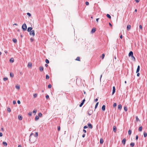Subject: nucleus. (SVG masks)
I'll return each instance as SVG.
<instances>
[{"mask_svg": "<svg viewBox=\"0 0 147 147\" xmlns=\"http://www.w3.org/2000/svg\"><path fill=\"white\" fill-rule=\"evenodd\" d=\"M33 135H34V134L32 133L29 136V142L31 143H34L37 139V138H36L34 136H33Z\"/></svg>", "mask_w": 147, "mask_h": 147, "instance_id": "obj_1", "label": "nucleus"}, {"mask_svg": "<svg viewBox=\"0 0 147 147\" xmlns=\"http://www.w3.org/2000/svg\"><path fill=\"white\" fill-rule=\"evenodd\" d=\"M27 26L25 23H24L22 25V28L23 30L26 31L27 30Z\"/></svg>", "mask_w": 147, "mask_h": 147, "instance_id": "obj_2", "label": "nucleus"}, {"mask_svg": "<svg viewBox=\"0 0 147 147\" xmlns=\"http://www.w3.org/2000/svg\"><path fill=\"white\" fill-rule=\"evenodd\" d=\"M30 35L34 36L35 35L34 31V30H32L30 32Z\"/></svg>", "mask_w": 147, "mask_h": 147, "instance_id": "obj_3", "label": "nucleus"}, {"mask_svg": "<svg viewBox=\"0 0 147 147\" xmlns=\"http://www.w3.org/2000/svg\"><path fill=\"white\" fill-rule=\"evenodd\" d=\"M93 111L92 110H90L88 111V113L89 115H90L93 113Z\"/></svg>", "mask_w": 147, "mask_h": 147, "instance_id": "obj_4", "label": "nucleus"}, {"mask_svg": "<svg viewBox=\"0 0 147 147\" xmlns=\"http://www.w3.org/2000/svg\"><path fill=\"white\" fill-rule=\"evenodd\" d=\"M115 92V86H114L113 87V90L112 92V95L114 94Z\"/></svg>", "mask_w": 147, "mask_h": 147, "instance_id": "obj_5", "label": "nucleus"}, {"mask_svg": "<svg viewBox=\"0 0 147 147\" xmlns=\"http://www.w3.org/2000/svg\"><path fill=\"white\" fill-rule=\"evenodd\" d=\"M85 100L84 99L82 100V102H81V103H80L79 105L80 107H82V105L84 104V102L85 101Z\"/></svg>", "mask_w": 147, "mask_h": 147, "instance_id": "obj_6", "label": "nucleus"}, {"mask_svg": "<svg viewBox=\"0 0 147 147\" xmlns=\"http://www.w3.org/2000/svg\"><path fill=\"white\" fill-rule=\"evenodd\" d=\"M131 28V25L129 24L127 25V30H128V31Z\"/></svg>", "mask_w": 147, "mask_h": 147, "instance_id": "obj_7", "label": "nucleus"}, {"mask_svg": "<svg viewBox=\"0 0 147 147\" xmlns=\"http://www.w3.org/2000/svg\"><path fill=\"white\" fill-rule=\"evenodd\" d=\"M133 55V53L132 51H130L128 54V56L129 57H131Z\"/></svg>", "mask_w": 147, "mask_h": 147, "instance_id": "obj_8", "label": "nucleus"}, {"mask_svg": "<svg viewBox=\"0 0 147 147\" xmlns=\"http://www.w3.org/2000/svg\"><path fill=\"white\" fill-rule=\"evenodd\" d=\"M126 140V139L124 138L122 141V142L123 144L124 145L125 144Z\"/></svg>", "mask_w": 147, "mask_h": 147, "instance_id": "obj_9", "label": "nucleus"}, {"mask_svg": "<svg viewBox=\"0 0 147 147\" xmlns=\"http://www.w3.org/2000/svg\"><path fill=\"white\" fill-rule=\"evenodd\" d=\"M32 27H29L27 29V31L28 32H30V31L32 30Z\"/></svg>", "mask_w": 147, "mask_h": 147, "instance_id": "obj_10", "label": "nucleus"}, {"mask_svg": "<svg viewBox=\"0 0 147 147\" xmlns=\"http://www.w3.org/2000/svg\"><path fill=\"white\" fill-rule=\"evenodd\" d=\"M88 127L90 129H92V125L90 123H89L88 124Z\"/></svg>", "mask_w": 147, "mask_h": 147, "instance_id": "obj_11", "label": "nucleus"}, {"mask_svg": "<svg viewBox=\"0 0 147 147\" xmlns=\"http://www.w3.org/2000/svg\"><path fill=\"white\" fill-rule=\"evenodd\" d=\"M95 31H96V28H93L92 29V30L91 31V33H94V32H95Z\"/></svg>", "mask_w": 147, "mask_h": 147, "instance_id": "obj_12", "label": "nucleus"}, {"mask_svg": "<svg viewBox=\"0 0 147 147\" xmlns=\"http://www.w3.org/2000/svg\"><path fill=\"white\" fill-rule=\"evenodd\" d=\"M140 70V66L138 65V66L136 70V73L139 72Z\"/></svg>", "mask_w": 147, "mask_h": 147, "instance_id": "obj_13", "label": "nucleus"}, {"mask_svg": "<svg viewBox=\"0 0 147 147\" xmlns=\"http://www.w3.org/2000/svg\"><path fill=\"white\" fill-rule=\"evenodd\" d=\"M22 115H19L18 116V119L19 120H21L22 119Z\"/></svg>", "mask_w": 147, "mask_h": 147, "instance_id": "obj_14", "label": "nucleus"}, {"mask_svg": "<svg viewBox=\"0 0 147 147\" xmlns=\"http://www.w3.org/2000/svg\"><path fill=\"white\" fill-rule=\"evenodd\" d=\"M122 107V105L121 104H119L118 105V109L120 110L121 109Z\"/></svg>", "mask_w": 147, "mask_h": 147, "instance_id": "obj_15", "label": "nucleus"}, {"mask_svg": "<svg viewBox=\"0 0 147 147\" xmlns=\"http://www.w3.org/2000/svg\"><path fill=\"white\" fill-rule=\"evenodd\" d=\"M44 68L42 66H40L39 67V70L40 71H42L43 70Z\"/></svg>", "mask_w": 147, "mask_h": 147, "instance_id": "obj_16", "label": "nucleus"}, {"mask_svg": "<svg viewBox=\"0 0 147 147\" xmlns=\"http://www.w3.org/2000/svg\"><path fill=\"white\" fill-rule=\"evenodd\" d=\"M113 130L114 132L116 131V127L115 126H114L113 127Z\"/></svg>", "mask_w": 147, "mask_h": 147, "instance_id": "obj_17", "label": "nucleus"}, {"mask_svg": "<svg viewBox=\"0 0 147 147\" xmlns=\"http://www.w3.org/2000/svg\"><path fill=\"white\" fill-rule=\"evenodd\" d=\"M102 109L103 111H105V105H103L102 107Z\"/></svg>", "mask_w": 147, "mask_h": 147, "instance_id": "obj_18", "label": "nucleus"}, {"mask_svg": "<svg viewBox=\"0 0 147 147\" xmlns=\"http://www.w3.org/2000/svg\"><path fill=\"white\" fill-rule=\"evenodd\" d=\"M9 61L11 63H13L14 61V59L13 58H11L9 59Z\"/></svg>", "mask_w": 147, "mask_h": 147, "instance_id": "obj_19", "label": "nucleus"}, {"mask_svg": "<svg viewBox=\"0 0 147 147\" xmlns=\"http://www.w3.org/2000/svg\"><path fill=\"white\" fill-rule=\"evenodd\" d=\"M32 66V64L31 62H29L28 65V67H31Z\"/></svg>", "mask_w": 147, "mask_h": 147, "instance_id": "obj_20", "label": "nucleus"}, {"mask_svg": "<svg viewBox=\"0 0 147 147\" xmlns=\"http://www.w3.org/2000/svg\"><path fill=\"white\" fill-rule=\"evenodd\" d=\"M142 126H140L138 128V130L139 131H142Z\"/></svg>", "mask_w": 147, "mask_h": 147, "instance_id": "obj_21", "label": "nucleus"}, {"mask_svg": "<svg viewBox=\"0 0 147 147\" xmlns=\"http://www.w3.org/2000/svg\"><path fill=\"white\" fill-rule=\"evenodd\" d=\"M103 139L102 138H101L100 139V144H103Z\"/></svg>", "mask_w": 147, "mask_h": 147, "instance_id": "obj_22", "label": "nucleus"}, {"mask_svg": "<svg viewBox=\"0 0 147 147\" xmlns=\"http://www.w3.org/2000/svg\"><path fill=\"white\" fill-rule=\"evenodd\" d=\"M39 119V117L37 115H36L35 117V121H37Z\"/></svg>", "mask_w": 147, "mask_h": 147, "instance_id": "obj_23", "label": "nucleus"}, {"mask_svg": "<svg viewBox=\"0 0 147 147\" xmlns=\"http://www.w3.org/2000/svg\"><path fill=\"white\" fill-rule=\"evenodd\" d=\"M135 144L134 142H131L130 144V146L131 147H133L134 145Z\"/></svg>", "mask_w": 147, "mask_h": 147, "instance_id": "obj_24", "label": "nucleus"}, {"mask_svg": "<svg viewBox=\"0 0 147 147\" xmlns=\"http://www.w3.org/2000/svg\"><path fill=\"white\" fill-rule=\"evenodd\" d=\"M3 144L5 146H6L7 145V143L5 142H3Z\"/></svg>", "mask_w": 147, "mask_h": 147, "instance_id": "obj_25", "label": "nucleus"}, {"mask_svg": "<svg viewBox=\"0 0 147 147\" xmlns=\"http://www.w3.org/2000/svg\"><path fill=\"white\" fill-rule=\"evenodd\" d=\"M143 134H144V137H146V136H147V133H146V132H145V131L144 132Z\"/></svg>", "mask_w": 147, "mask_h": 147, "instance_id": "obj_26", "label": "nucleus"}, {"mask_svg": "<svg viewBox=\"0 0 147 147\" xmlns=\"http://www.w3.org/2000/svg\"><path fill=\"white\" fill-rule=\"evenodd\" d=\"M98 102H97L96 103L95 105V109H96L97 107H98ZM95 110V109L94 110V111Z\"/></svg>", "mask_w": 147, "mask_h": 147, "instance_id": "obj_27", "label": "nucleus"}, {"mask_svg": "<svg viewBox=\"0 0 147 147\" xmlns=\"http://www.w3.org/2000/svg\"><path fill=\"white\" fill-rule=\"evenodd\" d=\"M106 16H107V17L108 18H109L111 19V16H110V15L109 14H107Z\"/></svg>", "mask_w": 147, "mask_h": 147, "instance_id": "obj_28", "label": "nucleus"}, {"mask_svg": "<svg viewBox=\"0 0 147 147\" xmlns=\"http://www.w3.org/2000/svg\"><path fill=\"white\" fill-rule=\"evenodd\" d=\"M131 59L134 61L135 60V57L133 56V55L131 56Z\"/></svg>", "mask_w": 147, "mask_h": 147, "instance_id": "obj_29", "label": "nucleus"}, {"mask_svg": "<svg viewBox=\"0 0 147 147\" xmlns=\"http://www.w3.org/2000/svg\"><path fill=\"white\" fill-rule=\"evenodd\" d=\"M16 88L18 89H20V86L19 85H16Z\"/></svg>", "mask_w": 147, "mask_h": 147, "instance_id": "obj_30", "label": "nucleus"}, {"mask_svg": "<svg viewBox=\"0 0 147 147\" xmlns=\"http://www.w3.org/2000/svg\"><path fill=\"white\" fill-rule=\"evenodd\" d=\"M10 76L11 77L13 78V73L10 72Z\"/></svg>", "mask_w": 147, "mask_h": 147, "instance_id": "obj_31", "label": "nucleus"}, {"mask_svg": "<svg viewBox=\"0 0 147 147\" xmlns=\"http://www.w3.org/2000/svg\"><path fill=\"white\" fill-rule=\"evenodd\" d=\"M131 133V129H129L128 130V134L130 135Z\"/></svg>", "mask_w": 147, "mask_h": 147, "instance_id": "obj_32", "label": "nucleus"}, {"mask_svg": "<svg viewBox=\"0 0 147 147\" xmlns=\"http://www.w3.org/2000/svg\"><path fill=\"white\" fill-rule=\"evenodd\" d=\"M124 110L125 111H127L128 110V108L126 106H125L124 107Z\"/></svg>", "mask_w": 147, "mask_h": 147, "instance_id": "obj_33", "label": "nucleus"}, {"mask_svg": "<svg viewBox=\"0 0 147 147\" xmlns=\"http://www.w3.org/2000/svg\"><path fill=\"white\" fill-rule=\"evenodd\" d=\"M33 136H34L36 138H37V137L38 136V132H35V135H34H34H33Z\"/></svg>", "mask_w": 147, "mask_h": 147, "instance_id": "obj_34", "label": "nucleus"}, {"mask_svg": "<svg viewBox=\"0 0 147 147\" xmlns=\"http://www.w3.org/2000/svg\"><path fill=\"white\" fill-rule=\"evenodd\" d=\"M76 61H80V57H77L76 58Z\"/></svg>", "mask_w": 147, "mask_h": 147, "instance_id": "obj_35", "label": "nucleus"}, {"mask_svg": "<svg viewBox=\"0 0 147 147\" xmlns=\"http://www.w3.org/2000/svg\"><path fill=\"white\" fill-rule=\"evenodd\" d=\"M42 114L41 113H38V116L40 117H42Z\"/></svg>", "mask_w": 147, "mask_h": 147, "instance_id": "obj_36", "label": "nucleus"}, {"mask_svg": "<svg viewBox=\"0 0 147 147\" xmlns=\"http://www.w3.org/2000/svg\"><path fill=\"white\" fill-rule=\"evenodd\" d=\"M13 42H14L16 43L17 42V39H16L13 38Z\"/></svg>", "mask_w": 147, "mask_h": 147, "instance_id": "obj_37", "label": "nucleus"}, {"mask_svg": "<svg viewBox=\"0 0 147 147\" xmlns=\"http://www.w3.org/2000/svg\"><path fill=\"white\" fill-rule=\"evenodd\" d=\"M49 76L47 75V74L46 75V79H49Z\"/></svg>", "mask_w": 147, "mask_h": 147, "instance_id": "obj_38", "label": "nucleus"}, {"mask_svg": "<svg viewBox=\"0 0 147 147\" xmlns=\"http://www.w3.org/2000/svg\"><path fill=\"white\" fill-rule=\"evenodd\" d=\"M45 62L47 64H48L49 63V60L48 59H46L45 60Z\"/></svg>", "mask_w": 147, "mask_h": 147, "instance_id": "obj_39", "label": "nucleus"}, {"mask_svg": "<svg viewBox=\"0 0 147 147\" xmlns=\"http://www.w3.org/2000/svg\"><path fill=\"white\" fill-rule=\"evenodd\" d=\"M37 111V110L36 109H34V110L33 111V113H35V114H36V113Z\"/></svg>", "mask_w": 147, "mask_h": 147, "instance_id": "obj_40", "label": "nucleus"}, {"mask_svg": "<svg viewBox=\"0 0 147 147\" xmlns=\"http://www.w3.org/2000/svg\"><path fill=\"white\" fill-rule=\"evenodd\" d=\"M7 111L8 112H10L11 111V109L10 108H8L7 109Z\"/></svg>", "mask_w": 147, "mask_h": 147, "instance_id": "obj_41", "label": "nucleus"}, {"mask_svg": "<svg viewBox=\"0 0 147 147\" xmlns=\"http://www.w3.org/2000/svg\"><path fill=\"white\" fill-rule=\"evenodd\" d=\"M8 79V78L7 77H4L3 78V80L4 81H5L7 80Z\"/></svg>", "mask_w": 147, "mask_h": 147, "instance_id": "obj_42", "label": "nucleus"}, {"mask_svg": "<svg viewBox=\"0 0 147 147\" xmlns=\"http://www.w3.org/2000/svg\"><path fill=\"white\" fill-rule=\"evenodd\" d=\"M136 120L137 121H138L140 120L138 118V117L137 116L136 117Z\"/></svg>", "mask_w": 147, "mask_h": 147, "instance_id": "obj_43", "label": "nucleus"}, {"mask_svg": "<svg viewBox=\"0 0 147 147\" xmlns=\"http://www.w3.org/2000/svg\"><path fill=\"white\" fill-rule=\"evenodd\" d=\"M37 96V94H34L33 95V96L34 98H36Z\"/></svg>", "mask_w": 147, "mask_h": 147, "instance_id": "obj_44", "label": "nucleus"}, {"mask_svg": "<svg viewBox=\"0 0 147 147\" xmlns=\"http://www.w3.org/2000/svg\"><path fill=\"white\" fill-rule=\"evenodd\" d=\"M105 56V54L104 53L102 54V57H101L102 59H103L104 58Z\"/></svg>", "mask_w": 147, "mask_h": 147, "instance_id": "obj_45", "label": "nucleus"}, {"mask_svg": "<svg viewBox=\"0 0 147 147\" xmlns=\"http://www.w3.org/2000/svg\"><path fill=\"white\" fill-rule=\"evenodd\" d=\"M28 115L29 116H31L32 115V113L31 112H30L28 114Z\"/></svg>", "mask_w": 147, "mask_h": 147, "instance_id": "obj_46", "label": "nucleus"}, {"mask_svg": "<svg viewBox=\"0 0 147 147\" xmlns=\"http://www.w3.org/2000/svg\"><path fill=\"white\" fill-rule=\"evenodd\" d=\"M116 106H117V104L116 103H114L113 105V107H115Z\"/></svg>", "mask_w": 147, "mask_h": 147, "instance_id": "obj_47", "label": "nucleus"}, {"mask_svg": "<svg viewBox=\"0 0 147 147\" xmlns=\"http://www.w3.org/2000/svg\"><path fill=\"white\" fill-rule=\"evenodd\" d=\"M27 14L28 16L29 17H30L31 16V14L29 13H28V12L27 13Z\"/></svg>", "mask_w": 147, "mask_h": 147, "instance_id": "obj_48", "label": "nucleus"}, {"mask_svg": "<svg viewBox=\"0 0 147 147\" xmlns=\"http://www.w3.org/2000/svg\"><path fill=\"white\" fill-rule=\"evenodd\" d=\"M48 87L49 88H51V85L50 84H49L48 85Z\"/></svg>", "mask_w": 147, "mask_h": 147, "instance_id": "obj_49", "label": "nucleus"}, {"mask_svg": "<svg viewBox=\"0 0 147 147\" xmlns=\"http://www.w3.org/2000/svg\"><path fill=\"white\" fill-rule=\"evenodd\" d=\"M46 98L47 99H48V98H49V96L48 95H47L46 96Z\"/></svg>", "mask_w": 147, "mask_h": 147, "instance_id": "obj_50", "label": "nucleus"}, {"mask_svg": "<svg viewBox=\"0 0 147 147\" xmlns=\"http://www.w3.org/2000/svg\"><path fill=\"white\" fill-rule=\"evenodd\" d=\"M57 129L58 131H59L60 130V126H58V127Z\"/></svg>", "mask_w": 147, "mask_h": 147, "instance_id": "obj_51", "label": "nucleus"}, {"mask_svg": "<svg viewBox=\"0 0 147 147\" xmlns=\"http://www.w3.org/2000/svg\"><path fill=\"white\" fill-rule=\"evenodd\" d=\"M85 4L86 5H89V3L88 1H87L86 2Z\"/></svg>", "mask_w": 147, "mask_h": 147, "instance_id": "obj_52", "label": "nucleus"}, {"mask_svg": "<svg viewBox=\"0 0 147 147\" xmlns=\"http://www.w3.org/2000/svg\"><path fill=\"white\" fill-rule=\"evenodd\" d=\"M88 127V126L87 125H85L84 127V128L85 129L87 128Z\"/></svg>", "mask_w": 147, "mask_h": 147, "instance_id": "obj_53", "label": "nucleus"}, {"mask_svg": "<svg viewBox=\"0 0 147 147\" xmlns=\"http://www.w3.org/2000/svg\"><path fill=\"white\" fill-rule=\"evenodd\" d=\"M139 28H140V29H142V27L141 25H140Z\"/></svg>", "mask_w": 147, "mask_h": 147, "instance_id": "obj_54", "label": "nucleus"}, {"mask_svg": "<svg viewBox=\"0 0 147 147\" xmlns=\"http://www.w3.org/2000/svg\"><path fill=\"white\" fill-rule=\"evenodd\" d=\"M135 1L136 3H138L140 1V0H135Z\"/></svg>", "mask_w": 147, "mask_h": 147, "instance_id": "obj_55", "label": "nucleus"}, {"mask_svg": "<svg viewBox=\"0 0 147 147\" xmlns=\"http://www.w3.org/2000/svg\"><path fill=\"white\" fill-rule=\"evenodd\" d=\"M13 103L14 105H15L16 103V102L15 100H13Z\"/></svg>", "mask_w": 147, "mask_h": 147, "instance_id": "obj_56", "label": "nucleus"}, {"mask_svg": "<svg viewBox=\"0 0 147 147\" xmlns=\"http://www.w3.org/2000/svg\"><path fill=\"white\" fill-rule=\"evenodd\" d=\"M138 135H137L136 136V140H137L138 139Z\"/></svg>", "mask_w": 147, "mask_h": 147, "instance_id": "obj_57", "label": "nucleus"}, {"mask_svg": "<svg viewBox=\"0 0 147 147\" xmlns=\"http://www.w3.org/2000/svg\"><path fill=\"white\" fill-rule=\"evenodd\" d=\"M17 103L18 104H20V101L19 100H18L17 101Z\"/></svg>", "mask_w": 147, "mask_h": 147, "instance_id": "obj_58", "label": "nucleus"}, {"mask_svg": "<svg viewBox=\"0 0 147 147\" xmlns=\"http://www.w3.org/2000/svg\"><path fill=\"white\" fill-rule=\"evenodd\" d=\"M137 73V76L138 77L140 75V74L139 72L136 73Z\"/></svg>", "mask_w": 147, "mask_h": 147, "instance_id": "obj_59", "label": "nucleus"}, {"mask_svg": "<svg viewBox=\"0 0 147 147\" xmlns=\"http://www.w3.org/2000/svg\"><path fill=\"white\" fill-rule=\"evenodd\" d=\"M85 134H83L82 135V137L83 138H84L85 137Z\"/></svg>", "mask_w": 147, "mask_h": 147, "instance_id": "obj_60", "label": "nucleus"}, {"mask_svg": "<svg viewBox=\"0 0 147 147\" xmlns=\"http://www.w3.org/2000/svg\"><path fill=\"white\" fill-rule=\"evenodd\" d=\"M3 136V134L1 132H0V137H1Z\"/></svg>", "mask_w": 147, "mask_h": 147, "instance_id": "obj_61", "label": "nucleus"}, {"mask_svg": "<svg viewBox=\"0 0 147 147\" xmlns=\"http://www.w3.org/2000/svg\"><path fill=\"white\" fill-rule=\"evenodd\" d=\"M83 131L84 133H86V130L85 129H83Z\"/></svg>", "mask_w": 147, "mask_h": 147, "instance_id": "obj_62", "label": "nucleus"}, {"mask_svg": "<svg viewBox=\"0 0 147 147\" xmlns=\"http://www.w3.org/2000/svg\"><path fill=\"white\" fill-rule=\"evenodd\" d=\"M98 100V99L97 98H96L94 100V101L95 102H97V101Z\"/></svg>", "mask_w": 147, "mask_h": 147, "instance_id": "obj_63", "label": "nucleus"}, {"mask_svg": "<svg viewBox=\"0 0 147 147\" xmlns=\"http://www.w3.org/2000/svg\"><path fill=\"white\" fill-rule=\"evenodd\" d=\"M20 36L21 38H22L23 37L22 34L21 33H20Z\"/></svg>", "mask_w": 147, "mask_h": 147, "instance_id": "obj_64", "label": "nucleus"}]
</instances>
